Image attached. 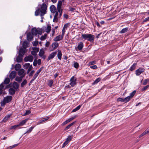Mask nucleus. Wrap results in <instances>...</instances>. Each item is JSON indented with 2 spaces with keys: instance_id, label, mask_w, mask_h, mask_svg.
Returning <instances> with one entry per match:
<instances>
[{
  "instance_id": "nucleus-1",
  "label": "nucleus",
  "mask_w": 149,
  "mask_h": 149,
  "mask_svg": "<svg viewBox=\"0 0 149 149\" xmlns=\"http://www.w3.org/2000/svg\"><path fill=\"white\" fill-rule=\"evenodd\" d=\"M82 37L84 40H87L91 42H93L95 39V36L91 34H82Z\"/></svg>"
},
{
  "instance_id": "nucleus-2",
  "label": "nucleus",
  "mask_w": 149,
  "mask_h": 149,
  "mask_svg": "<svg viewBox=\"0 0 149 149\" xmlns=\"http://www.w3.org/2000/svg\"><path fill=\"white\" fill-rule=\"evenodd\" d=\"M47 9V6L46 4L45 3H43L42 5L40 8L41 16L42 17L44 16L46 13Z\"/></svg>"
},
{
  "instance_id": "nucleus-3",
  "label": "nucleus",
  "mask_w": 149,
  "mask_h": 149,
  "mask_svg": "<svg viewBox=\"0 0 149 149\" xmlns=\"http://www.w3.org/2000/svg\"><path fill=\"white\" fill-rule=\"evenodd\" d=\"M31 33L33 35L36 36L38 34H42V31L40 29H36L35 28H33L31 29Z\"/></svg>"
},
{
  "instance_id": "nucleus-4",
  "label": "nucleus",
  "mask_w": 149,
  "mask_h": 149,
  "mask_svg": "<svg viewBox=\"0 0 149 149\" xmlns=\"http://www.w3.org/2000/svg\"><path fill=\"white\" fill-rule=\"evenodd\" d=\"M12 99V97L10 96H8L5 97L3 102L1 103V106L5 105L6 103H8L11 102Z\"/></svg>"
},
{
  "instance_id": "nucleus-5",
  "label": "nucleus",
  "mask_w": 149,
  "mask_h": 149,
  "mask_svg": "<svg viewBox=\"0 0 149 149\" xmlns=\"http://www.w3.org/2000/svg\"><path fill=\"white\" fill-rule=\"evenodd\" d=\"M26 52V49L21 48L19 49V62H20L22 59V58H20V57H23Z\"/></svg>"
},
{
  "instance_id": "nucleus-6",
  "label": "nucleus",
  "mask_w": 149,
  "mask_h": 149,
  "mask_svg": "<svg viewBox=\"0 0 149 149\" xmlns=\"http://www.w3.org/2000/svg\"><path fill=\"white\" fill-rule=\"evenodd\" d=\"M33 56L31 55H29L28 56H26L24 58V60L25 62L29 61L32 62L33 61Z\"/></svg>"
},
{
  "instance_id": "nucleus-7",
  "label": "nucleus",
  "mask_w": 149,
  "mask_h": 149,
  "mask_svg": "<svg viewBox=\"0 0 149 149\" xmlns=\"http://www.w3.org/2000/svg\"><path fill=\"white\" fill-rule=\"evenodd\" d=\"M76 79L74 76L72 77L70 80V84L72 87L74 86L76 84Z\"/></svg>"
},
{
  "instance_id": "nucleus-8",
  "label": "nucleus",
  "mask_w": 149,
  "mask_h": 149,
  "mask_svg": "<svg viewBox=\"0 0 149 149\" xmlns=\"http://www.w3.org/2000/svg\"><path fill=\"white\" fill-rule=\"evenodd\" d=\"M45 52L43 49H41L39 53V55L42 58L45 59L46 58V56L44 55Z\"/></svg>"
},
{
  "instance_id": "nucleus-9",
  "label": "nucleus",
  "mask_w": 149,
  "mask_h": 149,
  "mask_svg": "<svg viewBox=\"0 0 149 149\" xmlns=\"http://www.w3.org/2000/svg\"><path fill=\"white\" fill-rule=\"evenodd\" d=\"M145 70L143 68H139L136 71V74L137 76L139 75L141 73L144 72Z\"/></svg>"
},
{
  "instance_id": "nucleus-10",
  "label": "nucleus",
  "mask_w": 149,
  "mask_h": 149,
  "mask_svg": "<svg viewBox=\"0 0 149 149\" xmlns=\"http://www.w3.org/2000/svg\"><path fill=\"white\" fill-rule=\"evenodd\" d=\"M27 39L29 41H31L33 39V35L30 32H29L27 33Z\"/></svg>"
},
{
  "instance_id": "nucleus-11",
  "label": "nucleus",
  "mask_w": 149,
  "mask_h": 149,
  "mask_svg": "<svg viewBox=\"0 0 149 149\" xmlns=\"http://www.w3.org/2000/svg\"><path fill=\"white\" fill-rule=\"evenodd\" d=\"M57 52H55L52 53L50 54L49 55L48 57V61L53 58L54 56L56 55Z\"/></svg>"
},
{
  "instance_id": "nucleus-12",
  "label": "nucleus",
  "mask_w": 149,
  "mask_h": 149,
  "mask_svg": "<svg viewBox=\"0 0 149 149\" xmlns=\"http://www.w3.org/2000/svg\"><path fill=\"white\" fill-rule=\"evenodd\" d=\"M8 86H13V88L16 90L19 87V84L15 82H14L13 84H10Z\"/></svg>"
},
{
  "instance_id": "nucleus-13",
  "label": "nucleus",
  "mask_w": 149,
  "mask_h": 149,
  "mask_svg": "<svg viewBox=\"0 0 149 149\" xmlns=\"http://www.w3.org/2000/svg\"><path fill=\"white\" fill-rule=\"evenodd\" d=\"M49 116H47L44 118H42L41 120H39L38 122V124H41L47 121L49 118Z\"/></svg>"
},
{
  "instance_id": "nucleus-14",
  "label": "nucleus",
  "mask_w": 149,
  "mask_h": 149,
  "mask_svg": "<svg viewBox=\"0 0 149 149\" xmlns=\"http://www.w3.org/2000/svg\"><path fill=\"white\" fill-rule=\"evenodd\" d=\"M16 75V73L15 71H12L10 73L9 75V77L10 79H14Z\"/></svg>"
},
{
  "instance_id": "nucleus-15",
  "label": "nucleus",
  "mask_w": 149,
  "mask_h": 149,
  "mask_svg": "<svg viewBox=\"0 0 149 149\" xmlns=\"http://www.w3.org/2000/svg\"><path fill=\"white\" fill-rule=\"evenodd\" d=\"M50 9L51 12L53 13H54L56 12V7L53 5H52L50 6Z\"/></svg>"
},
{
  "instance_id": "nucleus-16",
  "label": "nucleus",
  "mask_w": 149,
  "mask_h": 149,
  "mask_svg": "<svg viewBox=\"0 0 149 149\" xmlns=\"http://www.w3.org/2000/svg\"><path fill=\"white\" fill-rule=\"evenodd\" d=\"M16 90L14 88H10L9 89V94L10 95H13L15 93Z\"/></svg>"
},
{
  "instance_id": "nucleus-17",
  "label": "nucleus",
  "mask_w": 149,
  "mask_h": 149,
  "mask_svg": "<svg viewBox=\"0 0 149 149\" xmlns=\"http://www.w3.org/2000/svg\"><path fill=\"white\" fill-rule=\"evenodd\" d=\"M29 42L26 41H25L22 44V47L23 48L26 49L27 47H28V44Z\"/></svg>"
},
{
  "instance_id": "nucleus-18",
  "label": "nucleus",
  "mask_w": 149,
  "mask_h": 149,
  "mask_svg": "<svg viewBox=\"0 0 149 149\" xmlns=\"http://www.w3.org/2000/svg\"><path fill=\"white\" fill-rule=\"evenodd\" d=\"M11 116V114H8L2 120V122H6L10 118Z\"/></svg>"
},
{
  "instance_id": "nucleus-19",
  "label": "nucleus",
  "mask_w": 149,
  "mask_h": 149,
  "mask_svg": "<svg viewBox=\"0 0 149 149\" xmlns=\"http://www.w3.org/2000/svg\"><path fill=\"white\" fill-rule=\"evenodd\" d=\"M84 47V44L82 42H80L78 45L77 48L79 50L82 49Z\"/></svg>"
},
{
  "instance_id": "nucleus-20",
  "label": "nucleus",
  "mask_w": 149,
  "mask_h": 149,
  "mask_svg": "<svg viewBox=\"0 0 149 149\" xmlns=\"http://www.w3.org/2000/svg\"><path fill=\"white\" fill-rule=\"evenodd\" d=\"M25 73H24V70L23 69H19V76H22L23 77H24L25 76Z\"/></svg>"
},
{
  "instance_id": "nucleus-21",
  "label": "nucleus",
  "mask_w": 149,
  "mask_h": 149,
  "mask_svg": "<svg viewBox=\"0 0 149 149\" xmlns=\"http://www.w3.org/2000/svg\"><path fill=\"white\" fill-rule=\"evenodd\" d=\"M40 73L38 72V71L36 72V73L34 75L33 78V79L31 80L30 81V83H32V82L36 79L37 76H38V74Z\"/></svg>"
},
{
  "instance_id": "nucleus-22",
  "label": "nucleus",
  "mask_w": 149,
  "mask_h": 149,
  "mask_svg": "<svg viewBox=\"0 0 149 149\" xmlns=\"http://www.w3.org/2000/svg\"><path fill=\"white\" fill-rule=\"evenodd\" d=\"M62 39V37H61L60 35H59L55 38L54 39V40L55 42H57L61 40Z\"/></svg>"
},
{
  "instance_id": "nucleus-23",
  "label": "nucleus",
  "mask_w": 149,
  "mask_h": 149,
  "mask_svg": "<svg viewBox=\"0 0 149 149\" xmlns=\"http://www.w3.org/2000/svg\"><path fill=\"white\" fill-rule=\"evenodd\" d=\"M4 85L3 83H2L0 85V95L1 94L3 91Z\"/></svg>"
},
{
  "instance_id": "nucleus-24",
  "label": "nucleus",
  "mask_w": 149,
  "mask_h": 149,
  "mask_svg": "<svg viewBox=\"0 0 149 149\" xmlns=\"http://www.w3.org/2000/svg\"><path fill=\"white\" fill-rule=\"evenodd\" d=\"M75 123V122H74L70 124L69 125H68L64 129V130L66 131L69 129L70 127L72 126V125H73Z\"/></svg>"
},
{
  "instance_id": "nucleus-25",
  "label": "nucleus",
  "mask_w": 149,
  "mask_h": 149,
  "mask_svg": "<svg viewBox=\"0 0 149 149\" xmlns=\"http://www.w3.org/2000/svg\"><path fill=\"white\" fill-rule=\"evenodd\" d=\"M62 55V54L61 51L60 50H58V53L57 54V57L58 59L60 60H61V59Z\"/></svg>"
},
{
  "instance_id": "nucleus-26",
  "label": "nucleus",
  "mask_w": 149,
  "mask_h": 149,
  "mask_svg": "<svg viewBox=\"0 0 149 149\" xmlns=\"http://www.w3.org/2000/svg\"><path fill=\"white\" fill-rule=\"evenodd\" d=\"M128 30V28L126 27L123 29L121 31L119 32V33H123L126 32Z\"/></svg>"
},
{
  "instance_id": "nucleus-27",
  "label": "nucleus",
  "mask_w": 149,
  "mask_h": 149,
  "mask_svg": "<svg viewBox=\"0 0 149 149\" xmlns=\"http://www.w3.org/2000/svg\"><path fill=\"white\" fill-rule=\"evenodd\" d=\"M10 78L8 77L6 78L4 81V82L3 83L4 85V84H9L10 81Z\"/></svg>"
},
{
  "instance_id": "nucleus-28",
  "label": "nucleus",
  "mask_w": 149,
  "mask_h": 149,
  "mask_svg": "<svg viewBox=\"0 0 149 149\" xmlns=\"http://www.w3.org/2000/svg\"><path fill=\"white\" fill-rule=\"evenodd\" d=\"M52 45L53 47V50H54L58 47V43L57 42H54L52 44Z\"/></svg>"
},
{
  "instance_id": "nucleus-29",
  "label": "nucleus",
  "mask_w": 149,
  "mask_h": 149,
  "mask_svg": "<svg viewBox=\"0 0 149 149\" xmlns=\"http://www.w3.org/2000/svg\"><path fill=\"white\" fill-rule=\"evenodd\" d=\"M27 81L26 79H24V81L21 84V87H23L24 86L27 84Z\"/></svg>"
},
{
  "instance_id": "nucleus-30",
  "label": "nucleus",
  "mask_w": 149,
  "mask_h": 149,
  "mask_svg": "<svg viewBox=\"0 0 149 149\" xmlns=\"http://www.w3.org/2000/svg\"><path fill=\"white\" fill-rule=\"evenodd\" d=\"M69 23H68L65 24L63 28L62 31H65V30H66L67 28L68 27Z\"/></svg>"
},
{
  "instance_id": "nucleus-31",
  "label": "nucleus",
  "mask_w": 149,
  "mask_h": 149,
  "mask_svg": "<svg viewBox=\"0 0 149 149\" xmlns=\"http://www.w3.org/2000/svg\"><path fill=\"white\" fill-rule=\"evenodd\" d=\"M81 105H79L76 108H75V109H74L72 110V112H74L79 110L80 109L81 107Z\"/></svg>"
},
{
  "instance_id": "nucleus-32",
  "label": "nucleus",
  "mask_w": 149,
  "mask_h": 149,
  "mask_svg": "<svg viewBox=\"0 0 149 149\" xmlns=\"http://www.w3.org/2000/svg\"><path fill=\"white\" fill-rule=\"evenodd\" d=\"M51 30V26L50 25H48L47 28L45 29V31L47 33L50 32Z\"/></svg>"
},
{
  "instance_id": "nucleus-33",
  "label": "nucleus",
  "mask_w": 149,
  "mask_h": 149,
  "mask_svg": "<svg viewBox=\"0 0 149 149\" xmlns=\"http://www.w3.org/2000/svg\"><path fill=\"white\" fill-rule=\"evenodd\" d=\"M47 37V34L46 33H45L44 35L41 36L40 39L42 41L44 40Z\"/></svg>"
},
{
  "instance_id": "nucleus-34",
  "label": "nucleus",
  "mask_w": 149,
  "mask_h": 149,
  "mask_svg": "<svg viewBox=\"0 0 149 149\" xmlns=\"http://www.w3.org/2000/svg\"><path fill=\"white\" fill-rule=\"evenodd\" d=\"M136 64L135 63H134V64H133V65L131 66V67L130 68V69L131 71H132L135 69V67L136 66Z\"/></svg>"
},
{
  "instance_id": "nucleus-35",
  "label": "nucleus",
  "mask_w": 149,
  "mask_h": 149,
  "mask_svg": "<svg viewBox=\"0 0 149 149\" xmlns=\"http://www.w3.org/2000/svg\"><path fill=\"white\" fill-rule=\"evenodd\" d=\"M27 119H25L22 121L20 123H19V126H22L24 125L26 122Z\"/></svg>"
},
{
  "instance_id": "nucleus-36",
  "label": "nucleus",
  "mask_w": 149,
  "mask_h": 149,
  "mask_svg": "<svg viewBox=\"0 0 149 149\" xmlns=\"http://www.w3.org/2000/svg\"><path fill=\"white\" fill-rule=\"evenodd\" d=\"M30 64L29 63H26L24 65V68L25 69H27L30 66Z\"/></svg>"
},
{
  "instance_id": "nucleus-37",
  "label": "nucleus",
  "mask_w": 149,
  "mask_h": 149,
  "mask_svg": "<svg viewBox=\"0 0 149 149\" xmlns=\"http://www.w3.org/2000/svg\"><path fill=\"white\" fill-rule=\"evenodd\" d=\"M53 83V81L52 80H49L48 82V85L50 87H51L52 86V84Z\"/></svg>"
},
{
  "instance_id": "nucleus-38",
  "label": "nucleus",
  "mask_w": 149,
  "mask_h": 149,
  "mask_svg": "<svg viewBox=\"0 0 149 149\" xmlns=\"http://www.w3.org/2000/svg\"><path fill=\"white\" fill-rule=\"evenodd\" d=\"M73 66L76 69H77L79 67V63L76 62H74L73 63Z\"/></svg>"
},
{
  "instance_id": "nucleus-39",
  "label": "nucleus",
  "mask_w": 149,
  "mask_h": 149,
  "mask_svg": "<svg viewBox=\"0 0 149 149\" xmlns=\"http://www.w3.org/2000/svg\"><path fill=\"white\" fill-rule=\"evenodd\" d=\"M72 136H68V137L67 138L66 140L65 141H67V142L68 143V142L71 141V140L72 139Z\"/></svg>"
},
{
  "instance_id": "nucleus-40",
  "label": "nucleus",
  "mask_w": 149,
  "mask_h": 149,
  "mask_svg": "<svg viewBox=\"0 0 149 149\" xmlns=\"http://www.w3.org/2000/svg\"><path fill=\"white\" fill-rule=\"evenodd\" d=\"M40 9L39 8H38V9L37 10H36L35 12V15L36 16H38L40 13Z\"/></svg>"
},
{
  "instance_id": "nucleus-41",
  "label": "nucleus",
  "mask_w": 149,
  "mask_h": 149,
  "mask_svg": "<svg viewBox=\"0 0 149 149\" xmlns=\"http://www.w3.org/2000/svg\"><path fill=\"white\" fill-rule=\"evenodd\" d=\"M131 98V97L130 96H129L124 98V100H125V102H128L130 100V99Z\"/></svg>"
},
{
  "instance_id": "nucleus-42",
  "label": "nucleus",
  "mask_w": 149,
  "mask_h": 149,
  "mask_svg": "<svg viewBox=\"0 0 149 149\" xmlns=\"http://www.w3.org/2000/svg\"><path fill=\"white\" fill-rule=\"evenodd\" d=\"M18 145V144H16L14 145L13 146H9V147H8L7 148V149H12L13 148H15V147H16V146H17Z\"/></svg>"
},
{
  "instance_id": "nucleus-43",
  "label": "nucleus",
  "mask_w": 149,
  "mask_h": 149,
  "mask_svg": "<svg viewBox=\"0 0 149 149\" xmlns=\"http://www.w3.org/2000/svg\"><path fill=\"white\" fill-rule=\"evenodd\" d=\"M136 93V91L134 90L130 94V96L132 98V97Z\"/></svg>"
},
{
  "instance_id": "nucleus-44",
  "label": "nucleus",
  "mask_w": 149,
  "mask_h": 149,
  "mask_svg": "<svg viewBox=\"0 0 149 149\" xmlns=\"http://www.w3.org/2000/svg\"><path fill=\"white\" fill-rule=\"evenodd\" d=\"M100 80H101V79L100 78H97L95 81H94L93 82V84H97L98 82H99L100 81Z\"/></svg>"
},
{
  "instance_id": "nucleus-45",
  "label": "nucleus",
  "mask_w": 149,
  "mask_h": 149,
  "mask_svg": "<svg viewBox=\"0 0 149 149\" xmlns=\"http://www.w3.org/2000/svg\"><path fill=\"white\" fill-rule=\"evenodd\" d=\"M31 113V111L30 110H26L25 113L24 114L23 116H25L26 115H28Z\"/></svg>"
},
{
  "instance_id": "nucleus-46",
  "label": "nucleus",
  "mask_w": 149,
  "mask_h": 149,
  "mask_svg": "<svg viewBox=\"0 0 149 149\" xmlns=\"http://www.w3.org/2000/svg\"><path fill=\"white\" fill-rule=\"evenodd\" d=\"M32 49L33 51H36V52H38L39 51V48L36 47H33Z\"/></svg>"
},
{
  "instance_id": "nucleus-47",
  "label": "nucleus",
  "mask_w": 149,
  "mask_h": 149,
  "mask_svg": "<svg viewBox=\"0 0 149 149\" xmlns=\"http://www.w3.org/2000/svg\"><path fill=\"white\" fill-rule=\"evenodd\" d=\"M58 17L54 16V17L53 19V22H57L58 20Z\"/></svg>"
},
{
  "instance_id": "nucleus-48",
  "label": "nucleus",
  "mask_w": 149,
  "mask_h": 149,
  "mask_svg": "<svg viewBox=\"0 0 149 149\" xmlns=\"http://www.w3.org/2000/svg\"><path fill=\"white\" fill-rule=\"evenodd\" d=\"M33 128H34V127H30L29 128V129L26 132V133H29L30 132H31V131L33 130Z\"/></svg>"
},
{
  "instance_id": "nucleus-49",
  "label": "nucleus",
  "mask_w": 149,
  "mask_h": 149,
  "mask_svg": "<svg viewBox=\"0 0 149 149\" xmlns=\"http://www.w3.org/2000/svg\"><path fill=\"white\" fill-rule=\"evenodd\" d=\"M15 69L16 71L19 70V63L16 64L15 67Z\"/></svg>"
},
{
  "instance_id": "nucleus-50",
  "label": "nucleus",
  "mask_w": 149,
  "mask_h": 149,
  "mask_svg": "<svg viewBox=\"0 0 149 149\" xmlns=\"http://www.w3.org/2000/svg\"><path fill=\"white\" fill-rule=\"evenodd\" d=\"M149 87V85H147L144 87L142 88V91H144L146 89H147Z\"/></svg>"
},
{
  "instance_id": "nucleus-51",
  "label": "nucleus",
  "mask_w": 149,
  "mask_h": 149,
  "mask_svg": "<svg viewBox=\"0 0 149 149\" xmlns=\"http://www.w3.org/2000/svg\"><path fill=\"white\" fill-rule=\"evenodd\" d=\"M37 53L36 51L33 50L31 52V53L32 55L36 56L37 55Z\"/></svg>"
},
{
  "instance_id": "nucleus-52",
  "label": "nucleus",
  "mask_w": 149,
  "mask_h": 149,
  "mask_svg": "<svg viewBox=\"0 0 149 149\" xmlns=\"http://www.w3.org/2000/svg\"><path fill=\"white\" fill-rule=\"evenodd\" d=\"M37 64V60L36 59L34 60L33 62V64L34 66H36Z\"/></svg>"
},
{
  "instance_id": "nucleus-53",
  "label": "nucleus",
  "mask_w": 149,
  "mask_h": 149,
  "mask_svg": "<svg viewBox=\"0 0 149 149\" xmlns=\"http://www.w3.org/2000/svg\"><path fill=\"white\" fill-rule=\"evenodd\" d=\"M118 100L119 101H121L122 102H125V100H124V98L123 99L121 98H119L118 99Z\"/></svg>"
},
{
  "instance_id": "nucleus-54",
  "label": "nucleus",
  "mask_w": 149,
  "mask_h": 149,
  "mask_svg": "<svg viewBox=\"0 0 149 149\" xmlns=\"http://www.w3.org/2000/svg\"><path fill=\"white\" fill-rule=\"evenodd\" d=\"M96 63V61H93L90 62L89 63V65H94Z\"/></svg>"
},
{
  "instance_id": "nucleus-55",
  "label": "nucleus",
  "mask_w": 149,
  "mask_h": 149,
  "mask_svg": "<svg viewBox=\"0 0 149 149\" xmlns=\"http://www.w3.org/2000/svg\"><path fill=\"white\" fill-rule=\"evenodd\" d=\"M90 68L93 69H96L97 68V66L95 65L91 66L90 67Z\"/></svg>"
},
{
  "instance_id": "nucleus-56",
  "label": "nucleus",
  "mask_w": 149,
  "mask_h": 149,
  "mask_svg": "<svg viewBox=\"0 0 149 149\" xmlns=\"http://www.w3.org/2000/svg\"><path fill=\"white\" fill-rule=\"evenodd\" d=\"M148 79H145L144 80V81L143 82V85H146L147 84V83L148 82Z\"/></svg>"
},
{
  "instance_id": "nucleus-57",
  "label": "nucleus",
  "mask_w": 149,
  "mask_h": 149,
  "mask_svg": "<svg viewBox=\"0 0 149 149\" xmlns=\"http://www.w3.org/2000/svg\"><path fill=\"white\" fill-rule=\"evenodd\" d=\"M70 121V120H69V119H68L66 120H65V121H64L63 123V125H65L67 123H68Z\"/></svg>"
},
{
  "instance_id": "nucleus-58",
  "label": "nucleus",
  "mask_w": 149,
  "mask_h": 149,
  "mask_svg": "<svg viewBox=\"0 0 149 149\" xmlns=\"http://www.w3.org/2000/svg\"><path fill=\"white\" fill-rule=\"evenodd\" d=\"M35 72V71L34 70H33L29 74V76L30 77V76H32L33 75V73H34Z\"/></svg>"
},
{
  "instance_id": "nucleus-59",
  "label": "nucleus",
  "mask_w": 149,
  "mask_h": 149,
  "mask_svg": "<svg viewBox=\"0 0 149 149\" xmlns=\"http://www.w3.org/2000/svg\"><path fill=\"white\" fill-rule=\"evenodd\" d=\"M57 9L58 12L59 13L62 12V11L61 10V7H60V6H57Z\"/></svg>"
},
{
  "instance_id": "nucleus-60",
  "label": "nucleus",
  "mask_w": 149,
  "mask_h": 149,
  "mask_svg": "<svg viewBox=\"0 0 149 149\" xmlns=\"http://www.w3.org/2000/svg\"><path fill=\"white\" fill-rule=\"evenodd\" d=\"M18 126H19V125H15L14 126H12L11 127V129H15Z\"/></svg>"
},
{
  "instance_id": "nucleus-61",
  "label": "nucleus",
  "mask_w": 149,
  "mask_h": 149,
  "mask_svg": "<svg viewBox=\"0 0 149 149\" xmlns=\"http://www.w3.org/2000/svg\"><path fill=\"white\" fill-rule=\"evenodd\" d=\"M38 44V42L37 41H36L34 42L33 45V46H36Z\"/></svg>"
},
{
  "instance_id": "nucleus-62",
  "label": "nucleus",
  "mask_w": 149,
  "mask_h": 149,
  "mask_svg": "<svg viewBox=\"0 0 149 149\" xmlns=\"http://www.w3.org/2000/svg\"><path fill=\"white\" fill-rule=\"evenodd\" d=\"M68 143L67 142V141H65L63 143V145L62 146V148H64Z\"/></svg>"
},
{
  "instance_id": "nucleus-63",
  "label": "nucleus",
  "mask_w": 149,
  "mask_h": 149,
  "mask_svg": "<svg viewBox=\"0 0 149 149\" xmlns=\"http://www.w3.org/2000/svg\"><path fill=\"white\" fill-rule=\"evenodd\" d=\"M28 70H29V71H31V70L32 69V68H33V67H32V65H30V66H29V68H28Z\"/></svg>"
},
{
  "instance_id": "nucleus-64",
  "label": "nucleus",
  "mask_w": 149,
  "mask_h": 149,
  "mask_svg": "<svg viewBox=\"0 0 149 149\" xmlns=\"http://www.w3.org/2000/svg\"><path fill=\"white\" fill-rule=\"evenodd\" d=\"M62 4V2L61 1H58L57 6H60V7H61V6Z\"/></svg>"
}]
</instances>
